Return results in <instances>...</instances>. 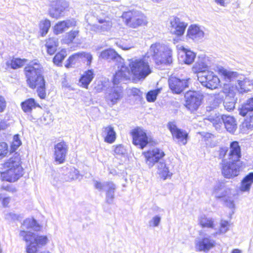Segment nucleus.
Wrapping results in <instances>:
<instances>
[{
	"label": "nucleus",
	"instance_id": "nucleus-54",
	"mask_svg": "<svg viewBox=\"0 0 253 253\" xmlns=\"http://www.w3.org/2000/svg\"><path fill=\"white\" fill-rule=\"evenodd\" d=\"M19 217V215L12 212L7 213L5 214V219L9 221L18 220Z\"/></svg>",
	"mask_w": 253,
	"mask_h": 253
},
{
	"label": "nucleus",
	"instance_id": "nucleus-18",
	"mask_svg": "<svg viewBox=\"0 0 253 253\" xmlns=\"http://www.w3.org/2000/svg\"><path fill=\"white\" fill-rule=\"evenodd\" d=\"M170 31L177 36L183 35L187 24L181 21L179 18L173 17L170 20Z\"/></svg>",
	"mask_w": 253,
	"mask_h": 253
},
{
	"label": "nucleus",
	"instance_id": "nucleus-30",
	"mask_svg": "<svg viewBox=\"0 0 253 253\" xmlns=\"http://www.w3.org/2000/svg\"><path fill=\"white\" fill-rule=\"evenodd\" d=\"M18 167H22V166L20 159L17 156L10 158L3 164V168L5 170L15 169Z\"/></svg>",
	"mask_w": 253,
	"mask_h": 253
},
{
	"label": "nucleus",
	"instance_id": "nucleus-25",
	"mask_svg": "<svg viewBox=\"0 0 253 253\" xmlns=\"http://www.w3.org/2000/svg\"><path fill=\"white\" fill-rule=\"evenodd\" d=\"M75 25L76 21L74 20H67L59 22L54 26V33L56 35L61 34L69 27L74 26Z\"/></svg>",
	"mask_w": 253,
	"mask_h": 253
},
{
	"label": "nucleus",
	"instance_id": "nucleus-11",
	"mask_svg": "<svg viewBox=\"0 0 253 253\" xmlns=\"http://www.w3.org/2000/svg\"><path fill=\"white\" fill-rule=\"evenodd\" d=\"M145 159V163L149 169L152 168L155 164L162 161L165 154L164 151L157 148H153L143 153Z\"/></svg>",
	"mask_w": 253,
	"mask_h": 253
},
{
	"label": "nucleus",
	"instance_id": "nucleus-51",
	"mask_svg": "<svg viewBox=\"0 0 253 253\" xmlns=\"http://www.w3.org/2000/svg\"><path fill=\"white\" fill-rule=\"evenodd\" d=\"M6 143L3 142L0 144V159L6 155L8 153Z\"/></svg>",
	"mask_w": 253,
	"mask_h": 253
},
{
	"label": "nucleus",
	"instance_id": "nucleus-17",
	"mask_svg": "<svg viewBox=\"0 0 253 253\" xmlns=\"http://www.w3.org/2000/svg\"><path fill=\"white\" fill-rule=\"evenodd\" d=\"M23 174V168L18 167L15 169L5 170L1 173L0 176L2 180L13 182L19 179Z\"/></svg>",
	"mask_w": 253,
	"mask_h": 253
},
{
	"label": "nucleus",
	"instance_id": "nucleus-61",
	"mask_svg": "<svg viewBox=\"0 0 253 253\" xmlns=\"http://www.w3.org/2000/svg\"><path fill=\"white\" fill-rule=\"evenodd\" d=\"M21 144V142L19 139V135L16 134L13 136V145L17 147Z\"/></svg>",
	"mask_w": 253,
	"mask_h": 253
},
{
	"label": "nucleus",
	"instance_id": "nucleus-58",
	"mask_svg": "<svg viewBox=\"0 0 253 253\" xmlns=\"http://www.w3.org/2000/svg\"><path fill=\"white\" fill-rule=\"evenodd\" d=\"M82 54V59L85 58L87 60V64L89 65L91 63L92 56L91 54L88 53L81 52Z\"/></svg>",
	"mask_w": 253,
	"mask_h": 253
},
{
	"label": "nucleus",
	"instance_id": "nucleus-38",
	"mask_svg": "<svg viewBox=\"0 0 253 253\" xmlns=\"http://www.w3.org/2000/svg\"><path fill=\"white\" fill-rule=\"evenodd\" d=\"M199 222L203 228H213L214 227L213 219L207 217L205 215H202L199 217Z\"/></svg>",
	"mask_w": 253,
	"mask_h": 253
},
{
	"label": "nucleus",
	"instance_id": "nucleus-20",
	"mask_svg": "<svg viewBox=\"0 0 253 253\" xmlns=\"http://www.w3.org/2000/svg\"><path fill=\"white\" fill-rule=\"evenodd\" d=\"M205 33L200 27L196 25H191L188 29L187 36L196 42L202 41Z\"/></svg>",
	"mask_w": 253,
	"mask_h": 253
},
{
	"label": "nucleus",
	"instance_id": "nucleus-15",
	"mask_svg": "<svg viewBox=\"0 0 253 253\" xmlns=\"http://www.w3.org/2000/svg\"><path fill=\"white\" fill-rule=\"evenodd\" d=\"M68 148V145L64 141L58 142L54 145V157L56 163L59 164L64 163Z\"/></svg>",
	"mask_w": 253,
	"mask_h": 253
},
{
	"label": "nucleus",
	"instance_id": "nucleus-33",
	"mask_svg": "<svg viewBox=\"0 0 253 253\" xmlns=\"http://www.w3.org/2000/svg\"><path fill=\"white\" fill-rule=\"evenodd\" d=\"M93 72L91 70L85 72L80 79V83L81 84V85L87 88L93 78Z\"/></svg>",
	"mask_w": 253,
	"mask_h": 253
},
{
	"label": "nucleus",
	"instance_id": "nucleus-31",
	"mask_svg": "<svg viewBox=\"0 0 253 253\" xmlns=\"http://www.w3.org/2000/svg\"><path fill=\"white\" fill-rule=\"evenodd\" d=\"M182 50V54L180 56L182 61L186 64H190L193 63L195 58L196 54L183 47Z\"/></svg>",
	"mask_w": 253,
	"mask_h": 253
},
{
	"label": "nucleus",
	"instance_id": "nucleus-43",
	"mask_svg": "<svg viewBox=\"0 0 253 253\" xmlns=\"http://www.w3.org/2000/svg\"><path fill=\"white\" fill-rule=\"evenodd\" d=\"M235 100L233 97L226 96L223 102L225 109L228 111L232 110L235 108Z\"/></svg>",
	"mask_w": 253,
	"mask_h": 253
},
{
	"label": "nucleus",
	"instance_id": "nucleus-16",
	"mask_svg": "<svg viewBox=\"0 0 253 253\" xmlns=\"http://www.w3.org/2000/svg\"><path fill=\"white\" fill-rule=\"evenodd\" d=\"M131 133L133 144L139 146L141 149H143L149 143L148 137L144 130L137 128L134 129Z\"/></svg>",
	"mask_w": 253,
	"mask_h": 253
},
{
	"label": "nucleus",
	"instance_id": "nucleus-2",
	"mask_svg": "<svg viewBox=\"0 0 253 253\" xmlns=\"http://www.w3.org/2000/svg\"><path fill=\"white\" fill-rule=\"evenodd\" d=\"M24 71L29 87L37 88L39 96L44 99L46 97L45 81L42 75V66L36 62H32L25 67Z\"/></svg>",
	"mask_w": 253,
	"mask_h": 253
},
{
	"label": "nucleus",
	"instance_id": "nucleus-21",
	"mask_svg": "<svg viewBox=\"0 0 253 253\" xmlns=\"http://www.w3.org/2000/svg\"><path fill=\"white\" fill-rule=\"evenodd\" d=\"M227 157L228 160L234 162H241L240 161L241 157V147L238 141H234L231 142Z\"/></svg>",
	"mask_w": 253,
	"mask_h": 253
},
{
	"label": "nucleus",
	"instance_id": "nucleus-57",
	"mask_svg": "<svg viewBox=\"0 0 253 253\" xmlns=\"http://www.w3.org/2000/svg\"><path fill=\"white\" fill-rule=\"evenodd\" d=\"M228 149L227 147L220 148L218 151V158L219 159H222V160H224V158L225 157L226 153L228 152Z\"/></svg>",
	"mask_w": 253,
	"mask_h": 253
},
{
	"label": "nucleus",
	"instance_id": "nucleus-56",
	"mask_svg": "<svg viewBox=\"0 0 253 253\" xmlns=\"http://www.w3.org/2000/svg\"><path fill=\"white\" fill-rule=\"evenodd\" d=\"M79 31L77 30L72 31L68 34V41L72 42L76 37L78 36Z\"/></svg>",
	"mask_w": 253,
	"mask_h": 253
},
{
	"label": "nucleus",
	"instance_id": "nucleus-46",
	"mask_svg": "<svg viewBox=\"0 0 253 253\" xmlns=\"http://www.w3.org/2000/svg\"><path fill=\"white\" fill-rule=\"evenodd\" d=\"M67 175L70 180L77 179L80 176L79 170L75 168H71Z\"/></svg>",
	"mask_w": 253,
	"mask_h": 253
},
{
	"label": "nucleus",
	"instance_id": "nucleus-59",
	"mask_svg": "<svg viewBox=\"0 0 253 253\" xmlns=\"http://www.w3.org/2000/svg\"><path fill=\"white\" fill-rule=\"evenodd\" d=\"M6 101L4 98L0 95V112H2L6 107Z\"/></svg>",
	"mask_w": 253,
	"mask_h": 253
},
{
	"label": "nucleus",
	"instance_id": "nucleus-53",
	"mask_svg": "<svg viewBox=\"0 0 253 253\" xmlns=\"http://www.w3.org/2000/svg\"><path fill=\"white\" fill-rule=\"evenodd\" d=\"M161 217L159 215H155L149 221L150 226L157 227L161 221Z\"/></svg>",
	"mask_w": 253,
	"mask_h": 253
},
{
	"label": "nucleus",
	"instance_id": "nucleus-7",
	"mask_svg": "<svg viewBox=\"0 0 253 253\" xmlns=\"http://www.w3.org/2000/svg\"><path fill=\"white\" fill-rule=\"evenodd\" d=\"M185 107L191 112L195 113L199 108L203 99V94L199 91L189 90L184 95Z\"/></svg>",
	"mask_w": 253,
	"mask_h": 253
},
{
	"label": "nucleus",
	"instance_id": "nucleus-23",
	"mask_svg": "<svg viewBox=\"0 0 253 253\" xmlns=\"http://www.w3.org/2000/svg\"><path fill=\"white\" fill-rule=\"evenodd\" d=\"M157 173L159 176L163 180L170 178L172 173L170 172L169 167L163 161H161L157 163Z\"/></svg>",
	"mask_w": 253,
	"mask_h": 253
},
{
	"label": "nucleus",
	"instance_id": "nucleus-45",
	"mask_svg": "<svg viewBox=\"0 0 253 253\" xmlns=\"http://www.w3.org/2000/svg\"><path fill=\"white\" fill-rule=\"evenodd\" d=\"M245 117H246L243 123V126L248 129H253V113L252 114H248Z\"/></svg>",
	"mask_w": 253,
	"mask_h": 253
},
{
	"label": "nucleus",
	"instance_id": "nucleus-19",
	"mask_svg": "<svg viewBox=\"0 0 253 253\" xmlns=\"http://www.w3.org/2000/svg\"><path fill=\"white\" fill-rule=\"evenodd\" d=\"M215 241L211 239L209 235H206L201 240L196 241V248L199 251L208 252L215 247Z\"/></svg>",
	"mask_w": 253,
	"mask_h": 253
},
{
	"label": "nucleus",
	"instance_id": "nucleus-27",
	"mask_svg": "<svg viewBox=\"0 0 253 253\" xmlns=\"http://www.w3.org/2000/svg\"><path fill=\"white\" fill-rule=\"evenodd\" d=\"M112 26L111 18H107L103 22H98V24L93 26V29L97 32H102L109 31Z\"/></svg>",
	"mask_w": 253,
	"mask_h": 253
},
{
	"label": "nucleus",
	"instance_id": "nucleus-44",
	"mask_svg": "<svg viewBox=\"0 0 253 253\" xmlns=\"http://www.w3.org/2000/svg\"><path fill=\"white\" fill-rule=\"evenodd\" d=\"M66 52L64 50H62L60 52H58L53 59V63L58 66H60L61 64L62 61L64 59L66 56Z\"/></svg>",
	"mask_w": 253,
	"mask_h": 253
},
{
	"label": "nucleus",
	"instance_id": "nucleus-50",
	"mask_svg": "<svg viewBox=\"0 0 253 253\" xmlns=\"http://www.w3.org/2000/svg\"><path fill=\"white\" fill-rule=\"evenodd\" d=\"M94 16L96 17L98 22H103L104 20H106L107 18H111L106 13L103 12L102 10L97 11Z\"/></svg>",
	"mask_w": 253,
	"mask_h": 253
},
{
	"label": "nucleus",
	"instance_id": "nucleus-60",
	"mask_svg": "<svg viewBox=\"0 0 253 253\" xmlns=\"http://www.w3.org/2000/svg\"><path fill=\"white\" fill-rule=\"evenodd\" d=\"M131 92L133 96H137L139 97H142L143 95V92L137 88H132L131 89Z\"/></svg>",
	"mask_w": 253,
	"mask_h": 253
},
{
	"label": "nucleus",
	"instance_id": "nucleus-64",
	"mask_svg": "<svg viewBox=\"0 0 253 253\" xmlns=\"http://www.w3.org/2000/svg\"><path fill=\"white\" fill-rule=\"evenodd\" d=\"M226 205L230 209H233L234 208L235 205L234 203V201L231 199H227L225 201Z\"/></svg>",
	"mask_w": 253,
	"mask_h": 253
},
{
	"label": "nucleus",
	"instance_id": "nucleus-26",
	"mask_svg": "<svg viewBox=\"0 0 253 253\" xmlns=\"http://www.w3.org/2000/svg\"><path fill=\"white\" fill-rule=\"evenodd\" d=\"M236 88L241 93L251 91L253 88V82L248 78H245L243 80H239Z\"/></svg>",
	"mask_w": 253,
	"mask_h": 253
},
{
	"label": "nucleus",
	"instance_id": "nucleus-63",
	"mask_svg": "<svg viewBox=\"0 0 253 253\" xmlns=\"http://www.w3.org/2000/svg\"><path fill=\"white\" fill-rule=\"evenodd\" d=\"M231 87L229 84H225L223 87V91L225 93H231Z\"/></svg>",
	"mask_w": 253,
	"mask_h": 253
},
{
	"label": "nucleus",
	"instance_id": "nucleus-13",
	"mask_svg": "<svg viewBox=\"0 0 253 253\" xmlns=\"http://www.w3.org/2000/svg\"><path fill=\"white\" fill-rule=\"evenodd\" d=\"M189 79H180L175 77H170L169 79V89L173 93L180 94L189 85Z\"/></svg>",
	"mask_w": 253,
	"mask_h": 253
},
{
	"label": "nucleus",
	"instance_id": "nucleus-28",
	"mask_svg": "<svg viewBox=\"0 0 253 253\" xmlns=\"http://www.w3.org/2000/svg\"><path fill=\"white\" fill-rule=\"evenodd\" d=\"M239 114L243 117L253 113V98L248 99L239 109Z\"/></svg>",
	"mask_w": 253,
	"mask_h": 253
},
{
	"label": "nucleus",
	"instance_id": "nucleus-29",
	"mask_svg": "<svg viewBox=\"0 0 253 253\" xmlns=\"http://www.w3.org/2000/svg\"><path fill=\"white\" fill-rule=\"evenodd\" d=\"M103 133L105 135L104 141L108 143H113L116 139V133L113 127L111 126L103 127Z\"/></svg>",
	"mask_w": 253,
	"mask_h": 253
},
{
	"label": "nucleus",
	"instance_id": "nucleus-39",
	"mask_svg": "<svg viewBox=\"0 0 253 253\" xmlns=\"http://www.w3.org/2000/svg\"><path fill=\"white\" fill-rule=\"evenodd\" d=\"M26 61L25 59L20 58H13L10 61L6 62V65L9 67L10 66L13 69H16L23 66Z\"/></svg>",
	"mask_w": 253,
	"mask_h": 253
},
{
	"label": "nucleus",
	"instance_id": "nucleus-42",
	"mask_svg": "<svg viewBox=\"0 0 253 253\" xmlns=\"http://www.w3.org/2000/svg\"><path fill=\"white\" fill-rule=\"evenodd\" d=\"M50 27V21L47 19L41 21L40 23V29L41 31V35L43 37L48 32Z\"/></svg>",
	"mask_w": 253,
	"mask_h": 253
},
{
	"label": "nucleus",
	"instance_id": "nucleus-3",
	"mask_svg": "<svg viewBox=\"0 0 253 253\" xmlns=\"http://www.w3.org/2000/svg\"><path fill=\"white\" fill-rule=\"evenodd\" d=\"M130 72L128 68L124 65H122L114 76V85L107 89L105 97L109 106H112L117 104L123 97V89L119 86H115L120 82H124L129 79Z\"/></svg>",
	"mask_w": 253,
	"mask_h": 253
},
{
	"label": "nucleus",
	"instance_id": "nucleus-12",
	"mask_svg": "<svg viewBox=\"0 0 253 253\" xmlns=\"http://www.w3.org/2000/svg\"><path fill=\"white\" fill-rule=\"evenodd\" d=\"M168 127L170 131L173 140L179 145L186 144L188 138V133L185 130L177 127L173 122L168 123Z\"/></svg>",
	"mask_w": 253,
	"mask_h": 253
},
{
	"label": "nucleus",
	"instance_id": "nucleus-41",
	"mask_svg": "<svg viewBox=\"0 0 253 253\" xmlns=\"http://www.w3.org/2000/svg\"><path fill=\"white\" fill-rule=\"evenodd\" d=\"M224 185L223 183H218L214 186L213 194L216 198H221L225 195Z\"/></svg>",
	"mask_w": 253,
	"mask_h": 253
},
{
	"label": "nucleus",
	"instance_id": "nucleus-37",
	"mask_svg": "<svg viewBox=\"0 0 253 253\" xmlns=\"http://www.w3.org/2000/svg\"><path fill=\"white\" fill-rule=\"evenodd\" d=\"M219 73L227 82H231L238 75V74L236 72L228 71L223 68L219 69Z\"/></svg>",
	"mask_w": 253,
	"mask_h": 253
},
{
	"label": "nucleus",
	"instance_id": "nucleus-34",
	"mask_svg": "<svg viewBox=\"0 0 253 253\" xmlns=\"http://www.w3.org/2000/svg\"><path fill=\"white\" fill-rule=\"evenodd\" d=\"M21 107L24 112L29 113L31 112L33 108L40 107V105L35 102L34 99L29 98L21 103Z\"/></svg>",
	"mask_w": 253,
	"mask_h": 253
},
{
	"label": "nucleus",
	"instance_id": "nucleus-4",
	"mask_svg": "<svg viewBox=\"0 0 253 253\" xmlns=\"http://www.w3.org/2000/svg\"><path fill=\"white\" fill-rule=\"evenodd\" d=\"M149 53L153 56L158 68L163 69L172 62V50L168 46L156 43L152 44Z\"/></svg>",
	"mask_w": 253,
	"mask_h": 253
},
{
	"label": "nucleus",
	"instance_id": "nucleus-47",
	"mask_svg": "<svg viewBox=\"0 0 253 253\" xmlns=\"http://www.w3.org/2000/svg\"><path fill=\"white\" fill-rule=\"evenodd\" d=\"M160 92L159 89H155L149 91L146 94V99L148 102H154Z\"/></svg>",
	"mask_w": 253,
	"mask_h": 253
},
{
	"label": "nucleus",
	"instance_id": "nucleus-35",
	"mask_svg": "<svg viewBox=\"0 0 253 253\" xmlns=\"http://www.w3.org/2000/svg\"><path fill=\"white\" fill-rule=\"evenodd\" d=\"M208 66L206 62V59H199L194 65L193 70L195 72L199 73V74L203 72H207Z\"/></svg>",
	"mask_w": 253,
	"mask_h": 253
},
{
	"label": "nucleus",
	"instance_id": "nucleus-48",
	"mask_svg": "<svg viewBox=\"0 0 253 253\" xmlns=\"http://www.w3.org/2000/svg\"><path fill=\"white\" fill-rule=\"evenodd\" d=\"M41 121L45 125L49 124L53 121L52 114L49 112L45 113L42 117Z\"/></svg>",
	"mask_w": 253,
	"mask_h": 253
},
{
	"label": "nucleus",
	"instance_id": "nucleus-40",
	"mask_svg": "<svg viewBox=\"0 0 253 253\" xmlns=\"http://www.w3.org/2000/svg\"><path fill=\"white\" fill-rule=\"evenodd\" d=\"M211 122L216 128H218L222 124V115H211L207 119Z\"/></svg>",
	"mask_w": 253,
	"mask_h": 253
},
{
	"label": "nucleus",
	"instance_id": "nucleus-6",
	"mask_svg": "<svg viewBox=\"0 0 253 253\" xmlns=\"http://www.w3.org/2000/svg\"><path fill=\"white\" fill-rule=\"evenodd\" d=\"M122 17L126 25L132 28L144 26L147 23L146 17L141 12L137 10L124 12Z\"/></svg>",
	"mask_w": 253,
	"mask_h": 253
},
{
	"label": "nucleus",
	"instance_id": "nucleus-36",
	"mask_svg": "<svg viewBox=\"0 0 253 253\" xmlns=\"http://www.w3.org/2000/svg\"><path fill=\"white\" fill-rule=\"evenodd\" d=\"M58 45V42L57 39L52 38L48 39L45 43L47 53L50 55L53 54L56 51Z\"/></svg>",
	"mask_w": 253,
	"mask_h": 253
},
{
	"label": "nucleus",
	"instance_id": "nucleus-1",
	"mask_svg": "<svg viewBox=\"0 0 253 253\" xmlns=\"http://www.w3.org/2000/svg\"><path fill=\"white\" fill-rule=\"evenodd\" d=\"M21 230L19 236L26 243V252L27 253H36L38 248L45 245L48 242V238L46 236L38 235L30 232L25 231V229H32L35 231H39L41 230V226L37 221L34 218H27L25 219L22 224Z\"/></svg>",
	"mask_w": 253,
	"mask_h": 253
},
{
	"label": "nucleus",
	"instance_id": "nucleus-49",
	"mask_svg": "<svg viewBox=\"0 0 253 253\" xmlns=\"http://www.w3.org/2000/svg\"><path fill=\"white\" fill-rule=\"evenodd\" d=\"M229 223L227 221L222 220L220 222V228L219 229V233H225L228 230ZM218 232H216L213 234L215 236Z\"/></svg>",
	"mask_w": 253,
	"mask_h": 253
},
{
	"label": "nucleus",
	"instance_id": "nucleus-8",
	"mask_svg": "<svg viewBox=\"0 0 253 253\" xmlns=\"http://www.w3.org/2000/svg\"><path fill=\"white\" fill-rule=\"evenodd\" d=\"M95 188L99 191H105L106 202L108 204L113 203L115 199V192L117 189L116 184L111 181L100 182L94 181Z\"/></svg>",
	"mask_w": 253,
	"mask_h": 253
},
{
	"label": "nucleus",
	"instance_id": "nucleus-9",
	"mask_svg": "<svg viewBox=\"0 0 253 253\" xmlns=\"http://www.w3.org/2000/svg\"><path fill=\"white\" fill-rule=\"evenodd\" d=\"M221 172L227 178H231L239 175L242 166V162H234L230 160L224 159L221 163Z\"/></svg>",
	"mask_w": 253,
	"mask_h": 253
},
{
	"label": "nucleus",
	"instance_id": "nucleus-52",
	"mask_svg": "<svg viewBox=\"0 0 253 253\" xmlns=\"http://www.w3.org/2000/svg\"><path fill=\"white\" fill-rule=\"evenodd\" d=\"M80 59H82L81 52L75 53L69 58L68 61L69 62V64H75L76 61L79 60Z\"/></svg>",
	"mask_w": 253,
	"mask_h": 253
},
{
	"label": "nucleus",
	"instance_id": "nucleus-14",
	"mask_svg": "<svg viewBox=\"0 0 253 253\" xmlns=\"http://www.w3.org/2000/svg\"><path fill=\"white\" fill-rule=\"evenodd\" d=\"M68 3L65 0H56L53 1L49 10V13L52 18L58 19L63 15V13L68 7Z\"/></svg>",
	"mask_w": 253,
	"mask_h": 253
},
{
	"label": "nucleus",
	"instance_id": "nucleus-22",
	"mask_svg": "<svg viewBox=\"0 0 253 253\" xmlns=\"http://www.w3.org/2000/svg\"><path fill=\"white\" fill-rule=\"evenodd\" d=\"M99 58L106 60L108 61H115L120 63H122L123 59L121 56L114 49L109 48L104 50L100 53Z\"/></svg>",
	"mask_w": 253,
	"mask_h": 253
},
{
	"label": "nucleus",
	"instance_id": "nucleus-24",
	"mask_svg": "<svg viewBox=\"0 0 253 253\" xmlns=\"http://www.w3.org/2000/svg\"><path fill=\"white\" fill-rule=\"evenodd\" d=\"M222 121L226 130L231 133H234L237 128L235 119L233 116L223 115Z\"/></svg>",
	"mask_w": 253,
	"mask_h": 253
},
{
	"label": "nucleus",
	"instance_id": "nucleus-10",
	"mask_svg": "<svg viewBox=\"0 0 253 253\" xmlns=\"http://www.w3.org/2000/svg\"><path fill=\"white\" fill-rule=\"evenodd\" d=\"M198 79L203 86L211 89L216 88L220 83L217 76L212 72L208 71L198 74Z\"/></svg>",
	"mask_w": 253,
	"mask_h": 253
},
{
	"label": "nucleus",
	"instance_id": "nucleus-62",
	"mask_svg": "<svg viewBox=\"0 0 253 253\" xmlns=\"http://www.w3.org/2000/svg\"><path fill=\"white\" fill-rule=\"evenodd\" d=\"M1 188L3 190L9 191L12 193L16 192V189L15 187H13L10 185H7L6 186H2Z\"/></svg>",
	"mask_w": 253,
	"mask_h": 253
},
{
	"label": "nucleus",
	"instance_id": "nucleus-55",
	"mask_svg": "<svg viewBox=\"0 0 253 253\" xmlns=\"http://www.w3.org/2000/svg\"><path fill=\"white\" fill-rule=\"evenodd\" d=\"M125 151L126 150L124 147L121 144L116 146L114 149V152L117 155H123L125 153Z\"/></svg>",
	"mask_w": 253,
	"mask_h": 253
},
{
	"label": "nucleus",
	"instance_id": "nucleus-5",
	"mask_svg": "<svg viewBox=\"0 0 253 253\" xmlns=\"http://www.w3.org/2000/svg\"><path fill=\"white\" fill-rule=\"evenodd\" d=\"M150 59L148 55L140 58L129 60V66L132 74L137 79L144 80L152 72L149 65Z\"/></svg>",
	"mask_w": 253,
	"mask_h": 253
},
{
	"label": "nucleus",
	"instance_id": "nucleus-32",
	"mask_svg": "<svg viewBox=\"0 0 253 253\" xmlns=\"http://www.w3.org/2000/svg\"><path fill=\"white\" fill-rule=\"evenodd\" d=\"M253 183V172L249 173L242 180L240 190L242 192H248Z\"/></svg>",
	"mask_w": 253,
	"mask_h": 253
}]
</instances>
